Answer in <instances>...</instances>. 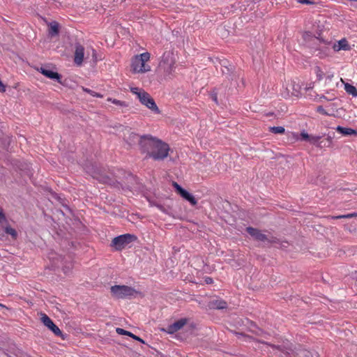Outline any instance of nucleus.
<instances>
[{
  "instance_id": "obj_9",
  "label": "nucleus",
  "mask_w": 357,
  "mask_h": 357,
  "mask_svg": "<svg viewBox=\"0 0 357 357\" xmlns=\"http://www.w3.org/2000/svg\"><path fill=\"white\" fill-rule=\"evenodd\" d=\"M41 321L56 336L61 337L63 340L66 339V335L63 334L59 328L52 321V320L45 313H41Z\"/></svg>"
},
{
  "instance_id": "obj_3",
  "label": "nucleus",
  "mask_w": 357,
  "mask_h": 357,
  "mask_svg": "<svg viewBox=\"0 0 357 357\" xmlns=\"http://www.w3.org/2000/svg\"><path fill=\"white\" fill-rule=\"evenodd\" d=\"M324 136L309 135L305 130H303L300 134V140L307 142L319 149L331 147L333 144V139L335 137V132L328 133L326 138L321 139Z\"/></svg>"
},
{
  "instance_id": "obj_36",
  "label": "nucleus",
  "mask_w": 357,
  "mask_h": 357,
  "mask_svg": "<svg viewBox=\"0 0 357 357\" xmlns=\"http://www.w3.org/2000/svg\"><path fill=\"white\" fill-rule=\"evenodd\" d=\"M83 90L84 91H86V93H89L90 95H91L93 97H98V98H102V95L96 92V91H93L89 89H86V88H83Z\"/></svg>"
},
{
  "instance_id": "obj_29",
  "label": "nucleus",
  "mask_w": 357,
  "mask_h": 357,
  "mask_svg": "<svg viewBox=\"0 0 357 357\" xmlns=\"http://www.w3.org/2000/svg\"><path fill=\"white\" fill-rule=\"evenodd\" d=\"M269 131L274 134H284L285 129L282 126H273L269 128Z\"/></svg>"
},
{
  "instance_id": "obj_34",
  "label": "nucleus",
  "mask_w": 357,
  "mask_h": 357,
  "mask_svg": "<svg viewBox=\"0 0 357 357\" xmlns=\"http://www.w3.org/2000/svg\"><path fill=\"white\" fill-rule=\"evenodd\" d=\"M315 73L319 81L321 80L324 77V73L321 70L319 66H316L314 68Z\"/></svg>"
},
{
  "instance_id": "obj_32",
  "label": "nucleus",
  "mask_w": 357,
  "mask_h": 357,
  "mask_svg": "<svg viewBox=\"0 0 357 357\" xmlns=\"http://www.w3.org/2000/svg\"><path fill=\"white\" fill-rule=\"evenodd\" d=\"M356 215H357L356 213H348L346 215L332 216L331 218L333 220H337V219H342V218H351L353 217H356Z\"/></svg>"
},
{
  "instance_id": "obj_22",
  "label": "nucleus",
  "mask_w": 357,
  "mask_h": 357,
  "mask_svg": "<svg viewBox=\"0 0 357 357\" xmlns=\"http://www.w3.org/2000/svg\"><path fill=\"white\" fill-rule=\"evenodd\" d=\"M335 130L344 136L356 135L357 136V130L351 128H345L340 126H337Z\"/></svg>"
},
{
  "instance_id": "obj_6",
  "label": "nucleus",
  "mask_w": 357,
  "mask_h": 357,
  "mask_svg": "<svg viewBox=\"0 0 357 357\" xmlns=\"http://www.w3.org/2000/svg\"><path fill=\"white\" fill-rule=\"evenodd\" d=\"M137 239V236L134 234H121L112 239L110 246L114 248L117 251H121Z\"/></svg>"
},
{
  "instance_id": "obj_24",
  "label": "nucleus",
  "mask_w": 357,
  "mask_h": 357,
  "mask_svg": "<svg viewBox=\"0 0 357 357\" xmlns=\"http://www.w3.org/2000/svg\"><path fill=\"white\" fill-rule=\"evenodd\" d=\"M333 47L335 51H340L341 50H349L350 49V46L345 38L340 40L337 42V45L334 44Z\"/></svg>"
},
{
  "instance_id": "obj_26",
  "label": "nucleus",
  "mask_w": 357,
  "mask_h": 357,
  "mask_svg": "<svg viewBox=\"0 0 357 357\" xmlns=\"http://www.w3.org/2000/svg\"><path fill=\"white\" fill-rule=\"evenodd\" d=\"M344 89L347 93L352 95L354 97H357V89L354 86L347 83L344 85Z\"/></svg>"
},
{
  "instance_id": "obj_2",
  "label": "nucleus",
  "mask_w": 357,
  "mask_h": 357,
  "mask_svg": "<svg viewBox=\"0 0 357 357\" xmlns=\"http://www.w3.org/2000/svg\"><path fill=\"white\" fill-rule=\"evenodd\" d=\"M234 333L238 339L242 337L245 342L256 341L259 343L268 345L273 349L278 350L279 351V357H313L312 354L310 351L301 348L294 349L292 344L289 342H284L282 344H275L264 340L255 339L243 333L234 332Z\"/></svg>"
},
{
  "instance_id": "obj_42",
  "label": "nucleus",
  "mask_w": 357,
  "mask_h": 357,
  "mask_svg": "<svg viewBox=\"0 0 357 357\" xmlns=\"http://www.w3.org/2000/svg\"><path fill=\"white\" fill-rule=\"evenodd\" d=\"M141 89H139L138 87H131L130 88V91L134 93V94H136L137 92H139V91Z\"/></svg>"
},
{
  "instance_id": "obj_35",
  "label": "nucleus",
  "mask_w": 357,
  "mask_h": 357,
  "mask_svg": "<svg viewBox=\"0 0 357 357\" xmlns=\"http://www.w3.org/2000/svg\"><path fill=\"white\" fill-rule=\"evenodd\" d=\"M266 242L270 244H278L279 243H280V240L275 236H268V240H266Z\"/></svg>"
},
{
  "instance_id": "obj_44",
  "label": "nucleus",
  "mask_w": 357,
  "mask_h": 357,
  "mask_svg": "<svg viewBox=\"0 0 357 357\" xmlns=\"http://www.w3.org/2000/svg\"><path fill=\"white\" fill-rule=\"evenodd\" d=\"M335 98V97H333V98H328L327 97H326V96H324V95H323V96H321L320 97V99H325V100H328V101L333 100H334Z\"/></svg>"
},
{
  "instance_id": "obj_25",
  "label": "nucleus",
  "mask_w": 357,
  "mask_h": 357,
  "mask_svg": "<svg viewBox=\"0 0 357 357\" xmlns=\"http://www.w3.org/2000/svg\"><path fill=\"white\" fill-rule=\"evenodd\" d=\"M228 63L229 62L227 60L222 61L221 65L225 68V70H222V71L224 75H229V77H227L228 79H233V76L231 75V73L233 72L234 68L231 66H230L231 68H229L227 66Z\"/></svg>"
},
{
  "instance_id": "obj_13",
  "label": "nucleus",
  "mask_w": 357,
  "mask_h": 357,
  "mask_svg": "<svg viewBox=\"0 0 357 357\" xmlns=\"http://www.w3.org/2000/svg\"><path fill=\"white\" fill-rule=\"evenodd\" d=\"M245 231L255 241L265 243L266 242V240H268V236L263 234L261 231L257 228L248 227H246Z\"/></svg>"
},
{
  "instance_id": "obj_47",
  "label": "nucleus",
  "mask_w": 357,
  "mask_h": 357,
  "mask_svg": "<svg viewBox=\"0 0 357 357\" xmlns=\"http://www.w3.org/2000/svg\"><path fill=\"white\" fill-rule=\"evenodd\" d=\"M158 356H159L160 357H165L162 353L158 352Z\"/></svg>"
},
{
  "instance_id": "obj_19",
  "label": "nucleus",
  "mask_w": 357,
  "mask_h": 357,
  "mask_svg": "<svg viewBox=\"0 0 357 357\" xmlns=\"http://www.w3.org/2000/svg\"><path fill=\"white\" fill-rule=\"evenodd\" d=\"M170 63H175V59L174 56V53L172 51H165L162 56V59L160 62L159 65H165V64H170Z\"/></svg>"
},
{
  "instance_id": "obj_41",
  "label": "nucleus",
  "mask_w": 357,
  "mask_h": 357,
  "mask_svg": "<svg viewBox=\"0 0 357 357\" xmlns=\"http://www.w3.org/2000/svg\"><path fill=\"white\" fill-rule=\"evenodd\" d=\"M288 242L287 241H280V243H278V245H280V248H287V245H288Z\"/></svg>"
},
{
  "instance_id": "obj_38",
  "label": "nucleus",
  "mask_w": 357,
  "mask_h": 357,
  "mask_svg": "<svg viewBox=\"0 0 357 357\" xmlns=\"http://www.w3.org/2000/svg\"><path fill=\"white\" fill-rule=\"evenodd\" d=\"M7 222L8 221L5 213H3V210L0 208V224H3Z\"/></svg>"
},
{
  "instance_id": "obj_11",
  "label": "nucleus",
  "mask_w": 357,
  "mask_h": 357,
  "mask_svg": "<svg viewBox=\"0 0 357 357\" xmlns=\"http://www.w3.org/2000/svg\"><path fill=\"white\" fill-rule=\"evenodd\" d=\"M140 102L154 113H160V110L158 107L154 99L150 96L149 93H143L142 96L140 97Z\"/></svg>"
},
{
  "instance_id": "obj_33",
  "label": "nucleus",
  "mask_w": 357,
  "mask_h": 357,
  "mask_svg": "<svg viewBox=\"0 0 357 357\" xmlns=\"http://www.w3.org/2000/svg\"><path fill=\"white\" fill-rule=\"evenodd\" d=\"M14 165H15L18 169L20 170H26L29 169V165L25 162H22L20 161H15L14 163Z\"/></svg>"
},
{
  "instance_id": "obj_20",
  "label": "nucleus",
  "mask_w": 357,
  "mask_h": 357,
  "mask_svg": "<svg viewBox=\"0 0 357 357\" xmlns=\"http://www.w3.org/2000/svg\"><path fill=\"white\" fill-rule=\"evenodd\" d=\"M175 63L165 64L164 66L159 65V70L162 71L164 77L165 78L170 77L174 71Z\"/></svg>"
},
{
  "instance_id": "obj_7",
  "label": "nucleus",
  "mask_w": 357,
  "mask_h": 357,
  "mask_svg": "<svg viewBox=\"0 0 357 357\" xmlns=\"http://www.w3.org/2000/svg\"><path fill=\"white\" fill-rule=\"evenodd\" d=\"M158 138L153 137L151 135H142V139L139 145V149L142 153H146L145 159L149 158V155L153 150Z\"/></svg>"
},
{
  "instance_id": "obj_48",
  "label": "nucleus",
  "mask_w": 357,
  "mask_h": 357,
  "mask_svg": "<svg viewBox=\"0 0 357 357\" xmlns=\"http://www.w3.org/2000/svg\"><path fill=\"white\" fill-rule=\"evenodd\" d=\"M96 54V52L95 50H93V56H95Z\"/></svg>"
},
{
  "instance_id": "obj_10",
  "label": "nucleus",
  "mask_w": 357,
  "mask_h": 357,
  "mask_svg": "<svg viewBox=\"0 0 357 357\" xmlns=\"http://www.w3.org/2000/svg\"><path fill=\"white\" fill-rule=\"evenodd\" d=\"M172 185L174 186L175 191L185 200L189 202L192 206H195L197 204V199L195 197L190 193L188 190L182 188L176 182H173Z\"/></svg>"
},
{
  "instance_id": "obj_1",
  "label": "nucleus",
  "mask_w": 357,
  "mask_h": 357,
  "mask_svg": "<svg viewBox=\"0 0 357 357\" xmlns=\"http://www.w3.org/2000/svg\"><path fill=\"white\" fill-rule=\"evenodd\" d=\"M86 172L93 178L101 183L109 184L117 189L130 191L137 183V178L132 174H128L126 181L120 182L113 179L105 173V170L96 164L90 163L85 167Z\"/></svg>"
},
{
  "instance_id": "obj_30",
  "label": "nucleus",
  "mask_w": 357,
  "mask_h": 357,
  "mask_svg": "<svg viewBox=\"0 0 357 357\" xmlns=\"http://www.w3.org/2000/svg\"><path fill=\"white\" fill-rule=\"evenodd\" d=\"M107 100L109 102H111L113 104L120 106V107H127L128 106V104L125 101L119 100L112 98H109L107 99Z\"/></svg>"
},
{
  "instance_id": "obj_27",
  "label": "nucleus",
  "mask_w": 357,
  "mask_h": 357,
  "mask_svg": "<svg viewBox=\"0 0 357 357\" xmlns=\"http://www.w3.org/2000/svg\"><path fill=\"white\" fill-rule=\"evenodd\" d=\"M3 231H4L7 234L10 235L12 238L14 239H15L17 236V232L16 231V230L9 225L6 226L4 229H3Z\"/></svg>"
},
{
  "instance_id": "obj_16",
  "label": "nucleus",
  "mask_w": 357,
  "mask_h": 357,
  "mask_svg": "<svg viewBox=\"0 0 357 357\" xmlns=\"http://www.w3.org/2000/svg\"><path fill=\"white\" fill-rule=\"evenodd\" d=\"M187 322L188 319L186 318H181L174 323L169 325L165 331L169 334H173L181 329Z\"/></svg>"
},
{
  "instance_id": "obj_12",
  "label": "nucleus",
  "mask_w": 357,
  "mask_h": 357,
  "mask_svg": "<svg viewBox=\"0 0 357 357\" xmlns=\"http://www.w3.org/2000/svg\"><path fill=\"white\" fill-rule=\"evenodd\" d=\"M314 38L319 43V47L315 49V52H318L317 56H318L321 59L324 58L328 54L330 49L327 45H330L331 43L327 42L326 40L322 38H319V37H315Z\"/></svg>"
},
{
  "instance_id": "obj_39",
  "label": "nucleus",
  "mask_w": 357,
  "mask_h": 357,
  "mask_svg": "<svg viewBox=\"0 0 357 357\" xmlns=\"http://www.w3.org/2000/svg\"><path fill=\"white\" fill-rule=\"evenodd\" d=\"M298 3L302 4H314V3L311 0H296Z\"/></svg>"
},
{
  "instance_id": "obj_17",
  "label": "nucleus",
  "mask_w": 357,
  "mask_h": 357,
  "mask_svg": "<svg viewBox=\"0 0 357 357\" xmlns=\"http://www.w3.org/2000/svg\"><path fill=\"white\" fill-rule=\"evenodd\" d=\"M84 47L79 43L75 44L74 61L77 66H80L84 59Z\"/></svg>"
},
{
  "instance_id": "obj_28",
  "label": "nucleus",
  "mask_w": 357,
  "mask_h": 357,
  "mask_svg": "<svg viewBox=\"0 0 357 357\" xmlns=\"http://www.w3.org/2000/svg\"><path fill=\"white\" fill-rule=\"evenodd\" d=\"M251 326H254L255 328V330L250 329V331L254 333L255 335L257 336H261L262 335H267V333L264 331L262 329L258 328L255 324L253 322H251Z\"/></svg>"
},
{
  "instance_id": "obj_31",
  "label": "nucleus",
  "mask_w": 357,
  "mask_h": 357,
  "mask_svg": "<svg viewBox=\"0 0 357 357\" xmlns=\"http://www.w3.org/2000/svg\"><path fill=\"white\" fill-rule=\"evenodd\" d=\"M221 89V87L219 88H215L211 93L210 96L211 99L217 104L218 105V91Z\"/></svg>"
},
{
  "instance_id": "obj_23",
  "label": "nucleus",
  "mask_w": 357,
  "mask_h": 357,
  "mask_svg": "<svg viewBox=\"0 0 357 357\" xmlns=\"http://www.w3.org/2000/svg\"><path fill=\"white\" fill-rule=\"evenodd\" d=\"M116 333L119 335H128V336L132 337L135 340H137V341H139V342H142L143 344H145V342H144V340H142L141 337H139V336L135 335V334L132 333L130 331H126V330H124L123 328H116Z\"/></svg>"
},
{
  "instance_id": "obj_14",
  "label": "nucleus",
  "mask_w": 357,
  "mask_h": 357,
  "mask_svg": "<svg viewBox=\"0 0 357 357\" xmlns=\"http://www.w3.org/2000/svg\"><path fill=\"white\" fill-rule=\"evenodd\" d=\"M38 70L46 77L50 79L56 80L59 83L62 84L61 75L57 72L52 70L49 67L42 66L40 69H38Z\"/></svg>"
},
{
  "instance_id": "obj_37",
  "label": "nucleus",
  "mask_w": 357,
  "mask_h": 357,
  "mask_svg": "<svg viewBox=\"0 0 357 357\" xmlns=\"http://www.w3.org/2000/svg\"><path fill=\"white\" fill-rule=\"evenodd\" d=\"M317 112L323 114V115H325V116H331V114H328L325 109L323 107V106L321 105H319L317 107Z\"/></svg>"
},
{
  "instance_id": "obj_45",
  "label": "nucleus",
  "mask_w": 357,
  "mask_h": 357,
  "mask_svg": "<svg viewBox=\"0 0 357 357\" xmlns=\"http://www.w3.org/2000/svg\"><path fill=\"white\" fill-rule=\"evenodd\" d=\"M157 206V208H158L160 211H165V208L161 204H156L155 205Z\"/></svg>"
},
{
  "instance_id": "obj_50",
  "label": "nucleus",
  "mask_w": 357,
  "mask_h": 357,
  "mask_svg": "<svg viewBox=\"0 0 357 357\" xmlns=\"http://www.w3.org/2000/svg\"><path fill=\"white\" fill-rule=\"evenodd\" d=\"M273 114V113H270V114H268V116H271Z\"/></svg>"
},
{
  "instance_id": "obj_49",
  "label": "nucleus",
  "mask_w": 357,
  "mask_h": 357,
  "mask_svg": "<svg viewBox=\"0 0 357 357\" xmlns=\"http://www.w3.org/2000/svg\"><path fill=\"white\" fill-rule=\"evenodd\" d=\"M0 307H4L5 306L3 304L0 303Z\"/></svg>"
},
{
  "instance_id": "obj_5",
  "label": "nucleus",
  "mask_w": 357,
  "mask_h": 357,
  "mask_svg": "<svg viewBox=\"0 0 357 357\" xmlns=\"http://www.w3.org/2000/svg\"><path fill=\"white\" fill-rule=\"evenodd\" d=\"M169 150V144L158 139L149 157L155 161L163 160L168 156Z\"/></svg>"
},
{
  "instance_id": "obj_40",
  "label": "nucleus",
  "mask_w": 357,
  "mask_h": 357,
  "mask_svg": "<svg viewBox=\"0 0 357 357\" xmlns=\"http://www.w3.org/2000/svg\"><path fill=\"white\" fill-rule=\"evenodd\" d=\"M143 93H147V92H146L143 89H140L139 91V92H137L135 95H137V98H139V100H140V97L142 96Z\"/></svg>"
},
{
  "instance_id": "obj_43",
  "label": "nucleus",
  "mask_w": 357,
  "mask_h": 357,
  "mask_svg": "<svg viewBox=\"0 0 357 357\" xmlns=\"http://www.w3.org/2000/svg\"><path fill=\"white\" fill-rule=\"evenodd\" d=\"M213 279L210 277H206L205 278V282L206 284H212L213 283Z\"/></svg>"
},
{
  "instance_id": "obj_4",
  "label": "nucleus",
  "mask_w": 357,
  "mask_h": 357,
  "mask_svg": "<svg viewBox=\"0 0 357 357\" xmlns=\"http://www.w3.org/2000/svg\"><path fill=\"white\" fill-rule=\"evenodd\" d=\"M150 59L149 52H144L139 55H136L132 59L131 67L135 73H143L151 70L149 66H146L145 63Z\"/></svg>"
},
{
  "instance_id": "obj_18",
  "label": "nucleus",
  "mask_w": 357,
  "mask_h": 357,
  "mask_svg": "<svg viewBox=\"0 0 357 357\" xmlns=\"http://www.w3.org/2000/svg\"><path fill=\"white\" fill-rule=\"evenodd\" d=\"M227 303L222 299H213L208 303V307L211 310H224L227 308Z\"/></svg>"
},
{
  "instance_id": "obj_15",
  "label": "nucleus",
  "mask_w": 357,
  "mask_h": 357,
  "mask_svg": "<svg viewBox=\"0 0 357 357\" xmlns=\"http://www.w3.org/2000/svg\"><path fill=\"white\" fill-rule=\"evenodd\" d=\"M123 139L130 147H132L136 145H139L142 135H139L134 132L128 131V135L124 134Z\"/></svg>"
},
{
  "instance_id": "obj_8",
  "label": "nucleus",
  "mask_w": 357,
  "mask_h": 357,
  "mask_svg": "<svg viewBox=\"0 0 357 357\" xmlns=\"http://www.w3.org/2000/svg\"><path fill=\"white\" fill-rule=\"evenodd\" d=\"M111 293L116 298H125L130 297L137 294V291L128 286L126 285H114L111 287Z\"/></svg>"
},
{
  "instance_id": "obj_21",
  "label": "nucleus",
  "mask_w": 357,
  "mask_h": 357,
  "mask_svg": "<svg viewBox=\"0 0 357 357\" xmlns=\"http://www.w3.org/2000/svg\"><path fill=\"white\" fill-rule=\"evenodd\" d=\"M48 33L51 37L56 36L59 33V24L58 22L53 21L48 25Z\"/></svg>"
},
{
  "instance_id": "obj_51",
  "label": "nucleus",
  "mask_w": 357,
  "mask_h": 357,
  "mask_svg": "<svg viewBox=\"0 0 357 357\" xmlns=\"http://www.w3.org/2000/svg\"><path fill=\"white\" fill-rule=\"evenodd\" d=\"M356 194L357 195V192H356Z\"/></svg>"
},
{
  "instance_id": "obj_46",
  "label": "nucleus",
  "mask_w": 357,
  "mask_h": 357,
  "mask_svg": "<svg viewBox=\"0 0 357 357\" xmlns=\"http://www.w3.org/2000/svg\"><path fill=\"white\" fill-rule=\"evenodd\" d=\"M269 336V334L267 333V335H262L261 337H264L265 339H268V337Z\"/></svg>"
}]
</instances>
